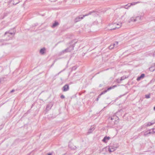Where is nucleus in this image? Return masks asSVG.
I'll list each match as a JSON object with an SVG mask.
<instances>
[{
  "instance_id": "obj_1",
  "label": "nucleus",
  "mask_w": 155,
  "mask_h": 155,
  "mask_svg": "<svg viewBox=\"0 0 155 155\" xmlns=\"http://www.w3.org/2000/svg\"><path fill=\"white\" fill-rule=\"evenodd\" d=\"M121 24L120 23H114L110 25L109 26V29L110 30H113L120 27Z\"/></svg>"
},
{
  "instance_id": "obj_2",
  "label": "nucleus",
  "mask_w": 155,
  "mask_h": 155,
  "mask_svg": "<svg viewBox=\"0 0 155 155\" xmlns=\"http://www.w3.org/2000/svg\"><path fill=\"white\" fill-rule=\"evenodd\" d=\"M69 89V86L67 85H64L63 87V91H66Z\"/></svg>"
},
{
  "instance_id": "obj_3",
  "label": "nucleus",
  "mask_w": 155,
  "mask_h": 155,
  "mask_svg": "<svg viewBox=\"0 0 155 155\" xmlns=\"http://www.w3.org/2000/svg\"><path fill=\"white\" fill-rule=\"evenodd\" d=\"M116 87V85H114V86H112V87H110L108 88L107 89V90L105 91V92H107V91L109 90H110L112 89V88H114Z\"/></svg>"
},
{
  "instance_id": "obj_4",
  "label": "nucleus",
  "mask_w": 155,
  "mask_h": 155,
  "mask_svg": "<svg viewBox=\"0 0 155 155\" xmlns=\"http://www.w3.org/2000/svg\"><path fill=\"white\" fill-rule=\"evenodd\" d=\"M110 139V137H105L104 139H103V141H104V142H106V140H109V139Z\"/></svg>"
},
{
  "instance_id": "obj_5",
  "label": "nucleus",
  "mask_w": 155,
  "mask_h": 155,
  "mask_svg": "<svg viewBox=\"0 0 155 155\" xmlns=\"http://www.w3.org/2000/svg\"><path fill=\"white\" fill-rule=\"evenodd\" d=\"M45 49V48L41 49L40 51V52L41 54H43L44 53Z\"/></svg>"
},
{
  "instance_id": "obj_6",
  "label": "nucleus",
  "mask_w": 155,
  "mask_h": 155,
  "mask_svg": "<svg viewBox=\"0 0 155 155\" xmlns=\"http://www.w3.org/2000/svg\"><path fill=\"white\" fill-rule=\"evenodd\" d=\"M58 25V22H55L54 23L52 27H55L56 26Z\"/></svg>"
},
{
  "instance_id": "obj_7",
  "label": "nucleus",
  "mask_w": 155,
  "mask_h": 155,
  "mask_svg": "<svg viewBox=\"0 0 155 155\" xmlns=\"http://www.w3.org/2000/svg\"><path fill=\"white\" fill-rule=\"evenodd\" d=\"M114 44H113L111 45L109 47V49H112L114 47Z\"/></svg>"
},
{
  "instance_id": "obj_8",
  "label": "nucleus",
  "mask_w": 155,
  "mask_h": 155,
  "mask_svg": "<svg viewBox=\"0 0 155 155\" xmlns=\"http://www.w3.org/2000/svg\"><path fill=\"white\" fill-rule=\"evenodd\" d=\"M131 21H136V19H135L134 18H131Z\"/></svg>"
},
{
  "instance_id": "obj_9",
  "label": "nucleus",
  "mask_w": 155,
  "mask_h": 155,
  "mask_svg": "<svg viewBox=\"0 0 155 155\" xmlns=\"http://www.w3.org/2000/svg\"><path fill=\"white\" fill-rule=\"evenodd\" d=\"M145 75L144 74H142L140 76L141 78H143L144 77Z\"/></svg>"
},
{
  "instance_id": "obj_10",
  "label": "nucleus",
  "mask_w": 155,
  "mask_h": 155,
  "mask_svg": "<svg viewBox=\"0 0 155 155\" xmlns=\"http://www.w3.org/2000/svg\"><path fill=\"white\" fill-rule=\"evenodd\" d=\"M146 98H149L150 97V94L146 95H145Z\"/></svg>"
},
{
  "instance_id": "obj_11",
  "label": "nucleus",
  "mask_w": 155,
  "mask_h": 155,
  "mask_svg": "<svg viewBox=\"0 0 155 155\" xmlns=\"http://www.w3.org/2000/svg\"><path fill=\"white\" fill-rule=\"evenodd\" d=\"M141 78H140V77H138L137 78V81H139Z\"/></svg>"
},
{
  "instance_id": "obj_12",
  "label": "nucleus",
  "mask_w": 155,
  "mask_h": 155,
  "mask_svg": "<svg viewBox=\"0 0 155 155\" xmlns=\"http://www.w3.org/2000/svg\"><path fill=\"white\" fill-rule=\"evenodd\" d=\"M64 97V96L63 95H61V98H63Z\"/></svg>"
},
{
  "instance_id": "obj_13",
  "label": "nucleus",
  "mask_w": 155,
  "mask_h": 155,
  "mask_svg": "<svg viewBox=\"0 0 155 155\" xmlns=\"http://www.w3.org/2000/svg\"><path fill=\"white\" fill-rule=\"evenodd\" d=\"M136 3H131L130 4V5H129V6H130L131 5H135Z\"/></svg>"
},
{
  "instance_id": "obj_14",
  "label": "nucleus",
  "mask_w": 155,
  "mask_h": 155,
  "mask_svg": "<svg viewBox=\"0 0 155 155\" xmlns=\"http://www.w3.org/2000/svg\"><path fill=\"white\" fill-rule=\"evenodd\" d=\"M48 155H51V153H49L48 154Z\"/></svg>"
},
{
  "instance_id": "obj_15",
  "label": "nucleus",
  "mask_w": 155,
  "mask_h": 155,
  "mask_svg": "<svg viewBox=\"0 0 155 155\" xmlns=\"http://www.w3.org/2000/svg\"><path fill=\"white\" fill-rule=\"evenodd\" d=\"M110 149L109 148V151H110V152L111 151L110 150Z\"/></svg>"
},
{
  "instance_id": "obj_16",
  "label": "nucleus",
  "mask_w": 155,
  "mask_h": 155,
  "mask_svg": "<svg viewBox=\"0 0 155 155\" xmlns=\"http://www.w3.org/2000/svg\"><path fill=\"white\" fill-rule=\"evenodd\" d=\"M154 110H155V106L154 107Z\"/></svg>"
}]
</instances>
